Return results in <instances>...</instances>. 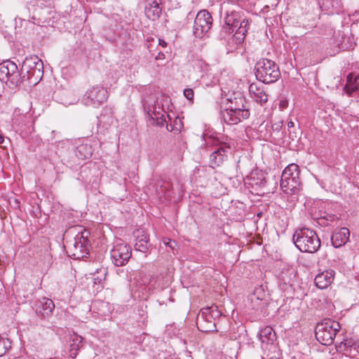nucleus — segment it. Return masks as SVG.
Masks as SVG:
<instances>
[{
	"mask_svg": "<svg viewBox=\"0 0 359 359\" xmlns=\"http://www.w3.org/2000/svg\"><path fill=\"white\" fill-rule=\"evenodd\" d=\"M182 123L180 119L178 118H175L174 120L173 124H166V129L168 131L174 132L175 133H178L180 132L181 128H182Z\"/></svg>",
	"mask_w": 359,
	"mask_h": 359,
	"instance_id": "c85d7f7f",
	"label": "nucleus"
},
{
	"mask_svg": "<svg viewBox=\"0 0 359 359\" xmlns=\"http://www.w3.org/2000/svg\"><path fill=\"white\" fill-rule=\"evenodd\" d=\"M165 244L166 245L170 246L171 248H173L174 245L172 244L175 245V241H172L171 240L168 239V242H165Z\"/></svg>",
	"mask_w": 359,
	"mask_h": 359,
	"instance_id": "4c0bfd02",
	"label": "nucleus"
},
{
	"mask_svg": "<svg viewBox=\"0 0 359 359\" xmlns=\"http://www.w3.org/2000/svg\"><path fill=\"white\" fill-rule=\"evenodd\" d=\"M341 325L339 322L330 318H325L318 323L315 327L316 339L323 345L332 344L337 333L339 332Z\"/></svg>",
	"mask_w": 359,
	"mask_h": 359,
	"instance_id": "39448f33",
	"label": "nucleus"
},
{
	"mask_svg": "<svg viewBox=\"0 0 359 359\" xmlns=\"http://www.w3.org/2000/svg\"><path fill=\"white\" fill-rule=\"evenodd\" d=\"M72 231L78 230L74 237V241L68 247L69 256L75 259H80L86 257L89 254L90 241L88 236L90 232L81 227H73Z\"/></svg>",
	"mask_w": 359,
	"mask_h": 359,
	"instance_id": "423d86ee",
	"label": "nucleus"
},
{
	"mask_svg": "<svg viewBox=\"0 0 359 359\" xmlns=\"http://www.w3.org/2000/svg\"><path fill=\"white\" fill-rule=\"evenodd\" d=\"M8 72H7L6 62L0 64V80L8 81Z\"/></svg>",
	"mask_w": 359,
	"mask_h": 359,
	"instance_id": "c756f323",
	"label": "nucleus"
},
{
	"mask_svg": "<svg viewBox=\"0 0 359 359\" xmlns=\"http://www.w3.org/2000/svg\"><path fill=\"white\" fill-rule=\"evenodd\" d=\"M259 338L262 344H273L276 340V333L273 332L272 327H266L261 330L259 333Z\"/></svg>",
	"mask_w": 359,
	"mask_h": 359,
	"instance_id": "5701e85b",
	"label": "nucleus"
},
{
	"mask_svg": "<svg viewBox=\"0 0 359 359\" xmlns=\"http://www.w3.org/2000/svg\"><path fill=\"white\" fill-rule=\"evenodd\" d=\"M137 241L135 244V249L142 252H146L150 246L149 238L143 231H137Z\"/></svg>",
	"mask_w": 359,
	"mask_h": 359,
	"instance_id": "aec40b11",
	"label": "nucleus"
},
{
	"mask_svg": "<svg viewBox=\"0 0 359 359\" xmlns=\"http://www.w3.org/2000/svg\"><path fill=\"white\" fill-rule=\"evenodd\" d=\"M161 194H158V197H159L160 198H162V196L165 194V189H164V188H162V187H161Z\"/></svg>",
	"mask_w": 359,
	"mask_h": 359,
	"instance_id": "a19ab883",
	"label": "nucleus"
},
{
	"mask_svg": "<svg viewBox=\"0 0 359 359\" xmlns=\"http://www.w3.org/2000/svg\"><path fill=\"white\" fill-rule=\"evenodd\" d=\"M22 80L37 84L43 76V63L36 55L27 57L22 64Z\"/></svg>",
	"mask_w": 359,
	"mask_h": 359,
	"instance_id": "20e7f679",
	"label": "nucleus"
},
{
	"mask_svg": "<svg viewBox=\"0 0 359 359\" xmlns=\"http://www.w3.org/2000/svg\"><path fill=\"white\" fill-rule=\"evenodd\" d=\"M287 272H289V273H290V275H292L293 276H294V271H293L287 270Z\"/></svg>",
	"mask_w": 359,
	"mask_h": 359,
	"instance_id": "c03bdc74",
	"label": "nucleus"
},
{
	"mask_svg": "<svg viewBox=\"0 0 359 359\" xmlns=\"http://www.w3.org/2000/svg\"><path fill=\"white\" fill-rule=\"evenodd\" d=\"M262 293L264 294V293L262 292V290L259 288V289H257L254 294L251 295V301L253 302L255 299L257 300V301H262V298L259 297V293Z\"/></svg>",
	"mask_w": 359,
	"mask_h": 359,
	"instance_id": "473e14b6",
	"label": "nucleus"
},
{
	"mask_svg": "<svg viewBox=\"0 0 359 359\" xmlns=\"http://www.w3.org/2000/svg\"><path fill=\"white\" fill-rule=\"evenodd\" d=\"M287 126H288V128H293V127L294 126V122H292V121H289V122L287 123Z\"/></svg>",
	"mask_w": 359,
	"mask_h": 359,
	"instance_id": "37998d69",
	"label": "nucleus"
},
{
	"mask_svg": "<svg viewBox=\"0 0 359 359\" xmlns=\"http://www.w3.org/2000/svg\"><path fill=\"white\" fill-rule=\"evenodd\" d=\"M357 90V86L353 83L350 85H346V93L348 94L349 95H351V94L356 91Z\"/></svg>",
	"mask_w": 359,
	"mask_h": 359,
	"instance_id": "c9c22d12",
	"label": "nucleus"
},
{
	"mask_svg": "<svg viewBox=\"0 0 359 359\" xmlns=\"http://www.w3.org/2000/svg\"><path fill=\"white\" fill-rule=\"evenodd\" d=\"M250 93L255 97L256 102L260 104L266 103L268 100V95L264 90L262 85L252 83L249 86Z\"/></svg>",
	"mask_w": 359,
	"mask_h": 359,
	"instance_id": "6ab92c4d",
	"label": "nucleus"
},
{
	"mask_svg": "<svg viewBox=\"0 0 359 359\" xmlns=\"http://www.w3.org/2000/svg\"><path fill=\"white\" fill-rule=\"evenodd\" d=\"M210 144V166L212 168L219 166L226 160L230 147L225 142L219 141L217 138L212 140Z\"/></svg>",
	"mask_w": 359,
	"mask_h": 359,
	"instance_id": "0eeeda50",
	"label": "nucleus"
},
{
	"mask_svg": "<svg viewBox=\"0 0 359 359\" xmlns=\"http://www.w3.org/2000/svg\"><path fill=\"white\" fill-rule=\"evenodd\" d=\"M144 111L147 113L148 118L152 121L151 124L158 126H163V123L167 122L164 111L159 105L156 104L154 100L151 103L146 101L143 104Z\"/></svg>",
	"mask_w": 359,
	"mask_h": 359,
	"instance_id": "9b49d317",
	"label": "nucleus"
},
{
	"mask_svg": "<svg viewBox=\"0 0 359 359\" xmlns=\"http://www.w3.org/2000/svg\"><path fill=\"white\" fill-rule=\"evenodd\" d=\"M341 344L344 345L345 349H346L348 347H351L352 344L350 341L344 340V341L341 342Z\"/></svg>",
	"mask_w": 359,
	"mask_h": 359,
	"instance_id": "e433bc0d",
	"label": "nucleus"
},
{
	"mask_svg": "<svg viewBox=\"0 0 359 359\" xmlns=\"http://www.w3.org/2000/svg\"><path fill=\"white\" fill-rule=\"evenodd\" d=\"M11 347V341L0 336V357L3 356Z\"/></svg>",
	"mask_w": 359,
	"mask_h": 359,
	"instance_id": "cd10ccee",
	"label": "nucleus"
},
{
	"mask_svg": "<svg viewBox=\"0 0 359 359\" xmlns=\"http://www.w3.org/2000/svg\"><path fill=\"white\" fill-rule=\"evenodd\" d=\"M6 68L7 72H8V81L12 84L18 86L24 81L22 70L19 72L18 66L14 62L6 61Z\"/></svg>",
	"mask_w": 359,
	"mask_h": 359,
	"instance_id": "dca6fc26",
	"label": "nucleus"
},
{
	"mask_svg": "<svg viewBox=\"0 0 359 359\" xmlns=\"http://www.w3.org/2000/svg\"><path fill=\"white\" fill-rule=\"evenodd\" d=\"M281 276H282L281 279L284 281L285 283H290V280H286L285 279V278L284 276V273L283 272Z\"/></svg>",
	"mask_w": 359,
	"mask_h": 359,
	"instance_id": "79ce46f5",
	"label": "nucleus"
},
{
	"mask_svg": "<svg viewBox=\"0 0 359 359\" xmlns=\"http://www.w3.org/2000/svg\"><path fill=\"white\" fill-rule=\"evenodd\" d=\"M161 1V0H153L145 7V14L149 20H156L161 16L162 8L160 5Z\"/></svg>",
	"mask_w": 359,
	"mask_h": 359,
	"instance_id": "a211bd4d",
	"label": "nucleus"
},
{
	"mask_svg": "<svg viewBox=\"0 0 359 359\" xmlns=\"http://www.w3.org/2000/svg\"><path fill=\"white\" fill-rule=\"evenodd\" d=\"M131 257V249L125 243H116L111 250V257L116 266H123Z\"/></svg>",
	"mask_w": 359,
	"mask_h": 359,
	"instance_id": "f8f14e48",
	"label": "nucleus"
},
{
	"mask_svg": "<svg viewBox=\"0 0 359 359\" xmlns=\"http://www.w3.org/2000/svg\"><path fill=\"white\" fill-rule=\"evenodd\" d=\"M108 97L107 90L100 86H95L88 90L82 98V102L86 106L97 107L105 102Z\"/></svg>",
	"mask_w": 359,
	"mask_h": 359,
	"instance_id": "9d476101",
	"label": "nucleus"
},
{
	"mask_svg": "<svg viewBox=\"0 0 359 359\" xmlns=\"http://www.w3.org/2000/svg\"><path fill=\"white\" fill-rule=\"evenodd\" d=\"M255 74L257 79L264 83H273L280 77L278 65L267 58H262L256 62Z\"/></svg>",
	"mask_w": 359,
	"mask_h": 359,
	"instance_id": "7ed1b4c3",
	"label": "nucleus"
},
{
	"mask_svg": "<svg viewBox=\"0 0 359 359\" xmlns=\"http://www.w3.org/2000/svg\"><path fill=\"white\" fill-rule=\"evenodd\" d=\"M97 274H101L102 276H97L94 278L95 283H101L102 280H104L106 278V276L107 274V270L106 269H100L99 271H97Z\"/></svg>",
	"mask_w": 359,
	"mask_h": 359,
	"instance_id": "7c9ffc66",
	"label": "nucleus"
},
{
	"mask_svg": "<svg viewBox=\"0 0 359 359\" xmlns=\"http://www.w3.org/2000/svg\"><path fill=\"white\" fill-rule=\"evenodd\" d=\"M293 242L302 252L314 253L320 247V241L317 233L313 230L305 227L295 231Z\"/></svg>",
	"mask_w": 359,
	"mask_h": 359,
	"instance_id": "f03ea898",
	"label": "nucleus"
},
{
	"mask_svg": "<svg viewBox=\"0 0 359 359\" xmlns=\"http://www.w3.org/2000/svg\"><path fill=\"white\" fill-rule=\"evenodd\" d=\"M248 20L243 18L239 22L237 28H236V31L233 36V39L235 40L237 43H241L244 41L246 33L248 32Z\"/></svg>",
	"mask_w": 359,
	"mask_h": 359,
	"instance_id": "412c9836",
	"label": "nucleus"
},
{
	"mask_svg": "<svg viewBox=\"0 0 359 359\" xmlns=\"http://www.w3.org/2000/svg\"><path fill=\"white\" fill-rule=\"evenodd\" d=\"M82 341H83V338L76 334H74L71 337L70 352H71L72 357H73V358L76 357V351L78 350H79V348L81 347H82V346H83Z\"/></svg>",
	"mask_w": 359,
	"mask_h": 359,
	"instance_id": "a878e982",
	"label": "nucleus"
},
{
	"mask_svg": "<svg viewBox=\"0 0 359 359\" xmlns=\"http://www.w3.org/2000/svg\"><path fill=\"white\" fill-rule=\"evenodd\" d=\"M200 325H201V327L203 329L201 330L203 331V332H217L216 326H215V325L214 323L213 324H210L208 327L203 326L202 323H201Z\"/></svg>",
	"mask_w": 359,
	"mask_h": 359,
	"instance_id": "f704fd0d",
	"label": "nucleus"
},
{
	"mask_svg": "<svg viewBox=\"0 0 359 359\" xmlns=\"http://www.w3.org/2000/svg\"><path fill=\"white\" fill-rule=\"evenodd\" d=\"M338 37L341 38V39L339 41V43H337L340 50H347L353 48L355 43L351 34H345L344 32L341 33L339 32Z\"/></svg>",
	"mask_w": 359,
	"mask_h": 359,
	"instance_id": "4be33fe9",
	"label": "nucleus"
},
{
	"mask_svg": "<svg viewBox=\"0 0 359 359\" xmlns=\"http://www.w3.org/2000/svg\"><path fill=\"white\" fill-rule=\"evenodd\" d=\"M167 117L169 118V120H171V118H170L169 115H167Z\"/></svg>",
	"mask_w": 359,
	"mask_h": 359,
	"instance_id": "de8ad7c7",
	"label": "nucleus"
},
{
	"mask_svg": "<svg viewBox=\"0 0 359 359\" xmlns=\"http://www.w3.org/2000/svg\"><path fill=\"white\" fill-rule=\"evenodd\" d=\"M269 359H279V358L277 356H271Z\"/></svg>",
	"mask_w": 359,
	"mask_h": 359,
	"instance_id": "49530a36",
	"label": "nucleus"
},
{
	"mask_svg": "<svg viewBox=\"0 0 359 359\" xmlns=\"http://www.w3.org/2000/svg\"><path fill=\"white\" fill-rule=\"evenodd\" d=\"M350 231L346 227H342L334 231L331 236L332 245L335 248L344 245L349 240Z\"/></svg>",
	"mask_w": 359,
	"mask_h": 359,
	"instance_id": "4468645a",
	"label": "nucleus"
},
{
	"mask_svg": "<svg viewBox=\"0 0 359 359\" xmlns=\"http://www.w3.org/2000/svg\"><path fill=\"white\" fill-rule=\"evenodd\" d=\"M4 142V137L2 135H0V144H1Z\"/></svg>",
	"mask_w": 359,
	"mask_h": 359,
	"instance_id": "a18cd8bd",
	"label": "nucleus"
},
{
	"mask_svg": "<svg viewBox=\"0 0 359 359\" xmlns=\"http://www.w3.org/2000/svg\"><path fill=\"white\" fill-rule=\"evenodd\" d=\"M227 107L222 111L221 115L228 124H237L250 116V104L241 94L229 99Z\"/></svg>",
	"mask_w": 359,
	"mask_h": 359,
	"instance_id": "f257e3e1",
	"label": "nucleus"
},
{
	"mask_svg": "<svg viewBox=\"0 0 359 359\" xmlns=\"http://www.w3.org/2000/svg\"><path fill=\"white\" fill-rule=\"evenodd\" d=\"M251 184L258 187H263L266 183V180L263 173L252 174L250 178Z\"/></svg>",
	"mask_w": 359,
	"mask_h": 359,
	"instance_id": "bb28decb",
	"label": "nucleus"
},
{
	"mask_svg": "<svg viewBox=\"0 0 359 359\" xmlns=\"http://www.w3.org/2000/svg\"><path fill=\"white\" fill-rule=\"evenodd\" d=\"M208 310H209V308H207V309H205V311H203L201 312V316L203 318V320L204 323L205 322V320L207 322L211 323L212 316L211 315H209V316L207 315V313L208 312Z\"/></svg>",
	"mask_w": 359,
	"mask_h": 359,
	"instance_id": "72a5a7b5",
	"label": "nucleus"
},
{
	"mask_svg": "<svg viewBox=\"0 0 359 359\" xmlns=\"http://www.w3.org/2000/svg\"><path fill=\"white\" fill-rule=\"evenodd\" d=\"M34 306L37 315L46 317L53 311L55 304L51 299L43 297L36 302Z\"/></svg>",
	"mask_w": 359,
	"mask_h": 359,
	"instance_id": "2eb2a0df",
	"label": "nucleus"
},
{
	"mask_svg": "<svg viewBox=\"0 0 359 359\" xmlns=\"http://www.w3.org/2000/svg\"><path fill=\"white\" fill-rule=\"evenodd\" d=\"M184 95L189 100H193L194 93L191 88H186L184 90Z\"/></svg>",
	"mask_w": 359,
	"mask_h": 359,
	"instance_id": "2f4dec72",
	"label": "nucleus"
},
{
	"mask_svg": "<svg viewBox=\"0 0 359 359\" xmlns=\"http://www.w3.org/2000/svg\"><path fill=\"white\" fill-rule=\"evenodd\" d=\"M335 272L332 269L325 270L318 273L315 278V284L319 289H325L334 280Z\"/></svg>",
	"mask_w": 359,
	"mask_h": 359,
	"instance_id": "ddd939ff",
	"label": "nucleus"
},
{
	"mask_svg": "<svg viewBox=\"0 0 359 359\" xmlns=\"http://www.w3.org/2000/svg\"><path fill=\"white\" fill-rule=\"evenodd\" d=\"M321 7L324 10L333 14L334 13H339L341 10V4L340 0H322L320 2Z\"/></svg>",
	"mask_w": 359,
	"mask_h": 359,
	"instance_id": "b1692460",
	"label": "nucleus"
},
{
	"mask_svg": "<svg viewBox=\"0 0 359 359\" xmlns=\"http://www.w3.org/2000/svg\"><path fill=\"white\" fill-rule=\"evenodd\" d=\"M212 25L211 14L205 11H200L194 20L193 33L197 38H202L208 33Z\"/></svg>",
	"mask_w": 359,
	"mask_h": 359,
	"instance_id": "1a4fd4ad",
	"label": "nucleus"
},
{
	"mask_svg": "<svg viewBox=\"0 0 359 359\" xmlns=\"http://www.w3.org/2000/svg\"><path fill=\"white\" fill-rule=\"evenodd\" d=\"M76 156L81 159L88 158L92 155L91 147L88 144H80L76 147L75 150Z\"/></svg>",
	"mask_w": 359,
	"mask_h": 359,
	"instance_id": "393cba45",
	"label": "nucleus"
},
{
	"mask_svg": "<svg viewBox=\"0 0 359 359\" xmlns=\"http://www.w3.org/2000/svg\"><path fill=\"white\" fill-rule=\"evenodd\" d=\"M299 175V166L295 163H291L284 169L280 179V187L285 189L284 191L297 189L300 184Z\"/></svg>",
	"mask_w": 359,
	"mask_h": 359,
	"instance_id": "6e6552de",
	"label": "nucleus"
},
{
	"mask_svg": "<svg viewBox=\"0 0 359 359\" xmlns=\"http://www.w3.org/2000/svg\"><path fill=\"white\" fill-rule=\"evenodd\" d=\"M158 44L160 46H161L162 47H166L167 46V43L164 40L161 39H158Z\"/></svg>",
	"mask_w": 359,
	"mask_h": 359,
	"instance_id": "58836bf2",
	"label": "nucleus"
},
{
	"mask_svg": "<svg viewBox=\"0 0 359 359\" xmlns=\"http://www.w3.org/2000/svg\"><path fill=\"white\" fill-rule=\"evenodd\" d=\"M242 18L238 12L231 11V13L226 12L224 17V27L226 32H233L238 26L239 22L241 21Z\"/></svg>",
	"mask_w": 359,
	"mask_h": 359,
	"instance_id": "f3484780",
	"label": "nucleus"
},
{
	"mask_svg": "<svg viewBox=\"0 0 359 359\" xmlns=\"http://www.w3.org/2000/svg\"><path fill=\"white\" fill-rule=\"evenodd\" d=\"M164 57H165L164 53L160 52V53H158V55L156 57V60H162L164 58Z\"/></svg>",
	"mask_w": 359,
	"mask_h": 359,
	"instance_id": "ea45409f",
	"label": "nucleus"
}]
</instances>
